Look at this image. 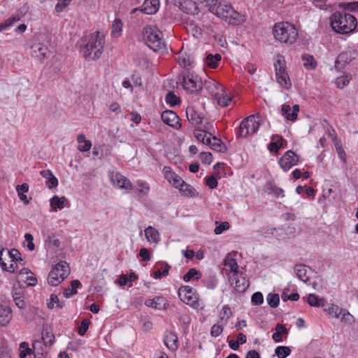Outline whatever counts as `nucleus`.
I'll use <instances>...</instances> for the list:
<instances>
[{
    "label": "nucleus",
    "mask_w": 358,
    "mask_h": 358,
    "mask_svg": "<svg viewBox=\"0 0 358 358\" xmlns=\"http://www.w3.org/2000/svg\"><path fill=\"white\" fill-rule=\"evenodd\" d=\"M110 180L114 185L118 188L124 189L129 191L132 189V185L130 180L119 173H113Z\"/></svg>",
    "instance_id": "a211bd4d"
},
{
    "label": "nucleus",
    "mask_w": 358,
    "mask_h": 358,
    "mask_svg": "<svg viewBox=\"0 0 358 358\" xmlns=\"http://www.w3.org/2000/svg\"><path fill=\"white\" fill-rule=\"evenodd\" d=\"M90 320L89 319H84L81 321L80 326L78 328V332L80 336H83L87 331Z\"/></svg>",
    "instance_id": "603ef678"
},
{
    "label": "nucleus",
    "mask_w": 358,
    "mask_h": 358,
    "mask_svg": "<svg viewBox=\"0 0 358 358\" xmlns=\"http://www.w3.org/2000/svg\"><path fill=\"white\" fill-rule=\"evenodd\" d=\"M12 318V310L5 303H0V324L7 325Z\"/></svg>",
    "instance_id": "412c9836"
},
{
    "label": "nucleus",
    "mask_w": 358,
    "mask_h": 358,
    "mask_svg": "<svg viewBox=\"0 0 358 358\" xmlns=\"http://www.w3.org/2000/svg\"><path fill=\"white\" fill-rule=\"evenodd\" d=\"M122 30V22L120 19H115L111 27L112 35L118 37Z\"/></svg>",
    "instance_id": "e433bc0d"
},
{
    "label": "nucleus",
    "mask_w": 358,
    "mask_h": 358,
    "mask_svg": "<svg viewBox=\"0 0 358 358\" xmlns=\"http://www.w3.org/2000/svg\"><path fill=\"white\" fill-rule=\"evenodd\" d=\"M266 192L268 194H274L276 196H281L282 197L285 196V195L283 194V192H284L283 190L281 188L278 187L275 185H269L266 187Z\"/></svg>",
    "instance_id": "a18cd8bd"
},
{
    "label": "nucleus",
    "mask_w": 358,
    "mask_h": 358,
    "mask_svg": "<svg viewBox=\"0 0 358 358\" xmlns=\"http://www.w3.org/2000/svg\"><path fill=\"white\" fill-rule=\"evenodd\" d=\"M349 83H350V78L348 76L339 77V78H337L336 80V85L340 89H342L345 86L348 85L349 84Z\"/></svg>",
    "instance_id": "4d7b16f0"
},
{
    "label": "nucleus",
    "mask_w": 358,
    "mask_h": 358,
    "mask_svg": "<svg viewBox=\"0 0 358 358\" xmlns=\"http://www.w3.org/2000/svg\"><path fill=\"white\" fill-rule=\"evenodd\" d=\"M229 228V223L228 222H223L215 228L214 232L215 234H220Z\"/></svg>",
    "instance_id": "680f3d73"
},
{
    "label": "nucleus",
    "mask_w": 358,
    "mask_h": 358,
    "mask_svg": "<svg viewBox=\"0 0 358 358\" xmlns=\"http://www.w3.org/2000/svg\"><path fill=\"white\" fill-rule=\"evenodd\" d=\"M56 304L57 308H62L64 306V302H60L58 296L55 294L50 296V301L47 303L48 308L52 309Z\"/></svg>",
    "instance_id": "37998d69"
},
{
    "label": "nucleus",
    "mask_w": 358,
    "mask_h": 358,
    "mask_svg": "<svg viewBox=\"0 0 358 358\" xmlns=\"http://www.w3.org/2000/svg\"><path fill=\"white\" fill-rule=\"evenodd\" d=\"M211 136L213 141L210 145V148L216 152H225L227 148L225 145L222 143V141L220 138H217L216 136H213V134Z\"/></svg>",
    "instance_id": "c756f323"
},
{
    "label": "nucleus",
    "mask_w": 358,
    "mask_h": 358,
    "mask_svg": "<svg viewBox=\"0 0 358 358\" xmlns=\"http://www.w3.org/2000/svg\"><path fill=\"white\" fill-rule=\"evenodd\" d=\"M163 173L165 178L167 179L169 182H171L172 179L176 176V174L173 171H172L171 169L168 166L164 167Z\"/></svg>",
    "instance_id": "13d9d810"
},
{
    "label": "nucleus",
    "mask_w": 358,
    "mask_h": 358,
    "mask_svg": "<svg viewBox=\"0 0 358 358\" xmlns=\"http://www.w3.org/2000/svg\"><path fill=\"white\" fill-rule=\"evenodd\" d=\"M180 300L185 303L197 308L199 306V298L194 289L189 286H181L178 291Z\"/></svg>",
    "instance_id": "9d476101"
},
{
    "label": "nucleus",
    "mask_w": 358,
    "mask_h": 358,
    "mask_svg": "<svg viewBox=\"0 0 358 358\" xmlns=\"http://www.w3.org/2000/svg\"><path fill=\"white\" fill-rule=\"evenodd\" d=\"M252 303L254 305H261L264 301L263 294L260 292H257L252 295L251 297Z\"/></svg>",
    "instance_id": "864d4df0"
},
{
    "label": "nucleus",
    "mask_w": 358,
    "mask_h": 358,
    "mask_svg": "<svg viewBox=\"0 0 358 358\" xmlns=\"http://www.w3.org/2000/svg\"><path fill=\"white\" fill-rule=\"evenodd\" d=\"M357 55L356 50H348L341 52L335 62V68L338 70H342L345 66L349 64Z\"/></svg>",
    "instance_id": "f3484780"
},
{
    "label": "nucleus",
    "mask_w": 358,
    "mask_h": 358,
    "mask_svg": "<svg viewBox=\"0 0 358 358\" xmlns=\"http://www.w3.org/2000/svg\"><path fill=\"white\" fill-rule=\"evenodd\" d=\"M170 268H171V266L167 263H164L163 270L162 271L157 270L154 273V278H155L157 279H159L162 278V276L168 275Z\"/></svg>",
    "instance_id": "3c124183"
},
{
    "label": "nucleus",
    "mask_w": 358,
    "mask_h": 358,
    "mask_svg": "<svg viewBox=\"0 0 358 358\" xmlns=\"http://www.w3.org/2000/svg\"><path fill=\"white\" fill-rule=\"evenodd\" d=\"M179 189L187 196H196L198 194L196 189L191 185L186 184L185 182Z\"/></svg>",
    "instance_id": "4c0bfd02"
},
{
    "label": "nucleus",
    "mask_w": 358,
    "mask_h": 358,
    "mask_svg": "<svg viewBox=\"0 0 358 358\" xmlns=\"http://www.w3.org/2000/svg\"><path fill=\"white\" fill-rule=\"evenodd\" d=\"M185 181L178 175L172 179L171 184L176 188L180 189L184 184Z\"/></svg>",
    "instance_id": "774afa93"
},
{
    "label": "nucleus",
    "mask_w": 358,
    "mask_h": 358,
    "mask_svg": "<svg viewBox=\"0 0 358 358\" xmlns=\"http://www.w3.org/2000/svg\"><path fill=\"white\" fill-rule=\"evenodd\" d=\"M223 331V328L220 324H214L210 329V335L213 337L219 336Z\"/></svg>",
    "instance_id": "052dcab7"
},
{
    "label": "nucleus",
    "mask_w": 358,
    "mask_h": 358,
    "mask_svg": "<svg viewBox=\"0 0 358 358\" xmlns=\"http://www.w3.org/2000/svg\"><path fill=\"white\" fill-rule=\"evenodd\" d=\"M42 339L45 345H52L55 341L54 334L50 332L48 329H44L41 333Z\"/></svg>",
    "instance_id": "c9c22d12"
},
{
    "label": "nucleus",
    "mask_w": 358,
    "mask_h": 358,
    "mask_svg": "<svg viewBox=\"0 0 358 358\" xmlns=\"http://www.w3.org/2000/svg\"><path fill=\"white\" fill-rule=\"evenodd\" d=\"M294 272L299 279L307 285H310L309 274L312 273V271L309 267L305 264H297L294 267Z\"/></svg>",
    "instance_id": "aec40b11"
},
{
    "label": "nucleus",
    "mask_w": 358,
    "mask_h": 358,
    "mask_svg": "<svg viewBox=\"0 0 358 358\" xmlns=\"http://www.w3.org/2000/svg\"><path fill=\"white\" fill-rule=\"evenodd\" d=\"M341 322L351 323L354 320L353 316L345 309H343L341 317Z\"/></svg>",
    "instance_id": "6e6d98bb"
},
{
    "label": "nucleus",
    "mask_w": 358,
    "mask_h": 358,
    "mask_svg": "<svg viewBox=\"0 0 358 358\" xmlns=\"http://www.w3.org/2000/svg\"><path fill=\"white\" fill-rule=\"evenodd\" d=\"M272 140L273 141H275L276 140L277 141L272 142V143H269L268 145V148L270 152L277 153L279 151L280 148L282 146V145H279L278 144V141H282L283 138H282V136H276L275 137L273 136L272 137Z\"/></svg>",
    "instance_id": "ea45409f"
},
{
    "label": "nucleus",
    "mask_w": 358,
    "mask_h": 358,
    "mask_svg": "<svg viewBox=\"0 0 358 358\" xmlns=\"http://www.w3.org/2000/svg\"><path fill=\"white\" fill-rule=\"evenodd\" d=\"M70 273L69 264L66 262H60L56 264L49 273L48 282L52 286H57L67 278Z\"/></svg>",
    "instance_id": "423d86ee"
},
{
    "label": "nucleus",
    "mask_w": 358,
    "mask_h": 358,
    "mask_svg": "<svg viewBox=\"0 0 358 358\" xmlns=\"http://www.w3.org/2000/svg\"><path fill=\"white\" fill-rule=\"evenodd\" d=\"M186 116L187 120L197 128L203 126L206 120L202 113H199L192 106L187 108Z\"/></svg>",
    "instance_id": "dca6fc26"
},
{
    "label": "nucleus",
    "mask_w": 358,
    "mask_h": 358,
    "mask_svg": "<svg viewBox=\"0 0 358 358\" xmlns=\"http://www.w3.org/2000/svg\"><path fill=\"white\" fill-rule=\"evenodd\" d=\"M275 353L278 358H286L291 353V350L287 346H278L275 348Z\"/></svg>",
    "instance_id": "a19ab883"
},
{
    "label": "nucleus",
    "mask_w": 358,
    "mask_h": 358,
    "mask_svg": "<svg viewBox=\"0 0 358 358\" xmlns=\"http://www.w3.org/2000/svg\"><path fill=\"white\" fill-rule=\"evenodd\" d=\"M40 174L47 180L46 185L49 189H53L57 187L58 180L52 174L50 170H43L40 172Z\"/></svg>",
    "instance_id": "393cba45"
},
{
    "label": "nucleus",
    "mask_w": 358,
    "mask_h": 358,
    "mask_svg": "<svg viewBox=\"0 0 358 358\" xmlns=\"http://www.w3.org/2000/svg\"><path fill=\"white\" fill-rule=\"evenodd\" d=\"M162 119L167 125L174 129H178L181 127L179 122V117L173 110H165L162 113Z\"/></svg>",
    "instance_id": "6ab92c4d"
},
{
    "label": "nucleus",
    "mask_w": 358,
    "mask_h": 358,
    "mask_svg": "<svg viewBox=\"0 0 358 358\" xmlns=\"http://www.w3.org/2000/svg\"><path fill=\"white\" fill-rule=\"evenodd\" d=\"M324 299H318L315 294H310L308 296V303L310 306L320 307L324 306Z\"/></svg>",
    "instance_id": "f704fd0d"
},
{
    "label": "nucleus",
    "mask_w": 358,
    "mask_h": 358,
    "mask_svg": "<svg viewBox=\"0 0 358 358\" xmlns=\"http://www.w3.org/2000/svg\"><path fill=\"white\" fill-rule=\"evenodd\" d=\"M26 241L27 242V248L30 251H33L35 249V245L33 242L34 237L30 234H26L24 235Z\"/></svg>",
    "instance_id": "e2e57ef3"
},
{
    "label": "nucleus",
    "mask_w": 358,
    "mask_h": 358,
    "mask_svg": "<svg viewBox=\"0 0 358 358\" xmlns=\"http://www.w3.org/2000/svg\"><path fill=\"white\" fill-rule=\"evenodd\" d=\"M212 132H215V127L213 122L206 120L203 126L198 127L194 131V137L201 143H205V137L207 134L212 136Z\"/></svg>",
    "instance_id": "ddd939ff"
},
{
    "label": "nucleus",
    "mask_w": 358,
    "mask_h": 358,
    "mask_svg": "<svg viewBox=\"0 0 358 358\" xmlns=\"http://www.w3.org/2000/svg\"><path fill=\"white\" fill-rule=\"evenodd\" d=\"M275 332L272 335V338L275 342H281L282 341V336L283 334L287 335L288 330L282 324H277L275 327Z\"/></svg>",
    "instance_id": "c85d7f7f"
},
{
    "label": "nucleus",
    "mask_w": 358,
    "mask_h": 358,
    "mask_svg": "<svg viewBox=\"0 0 358 358\" xmlns=\"http://www.w3.org/2000/svg\"><path fill=\"white\" fill-rule=\"evenodd\" d=\"M166 101L171 106L180 103V99L173 92H169L166 96Z\"/></svg>",
    "instance_id": "09e8293b"
},
{
    "label": "nucleus",
    "mask_w": 358,
    "mask_h": 358,
    "mask_svg": "<svg viewBox=\"0 0 358 358\" xmlns=\"http://www.w3.org/2000/svg\"><path fill=\"white\" fill-rule=\"evenodd\" d=\"M224 265L227 267H229L233 273H239L238 265L236 259L227 257L224 259Z\"/></svg>",
    "instance_id": "49530a36"
},
{
    "label": "nucleus",
    "mask_w": 358,
    "mask_h": 358,
    "mask_svg": "<svg viewBox=\"0 0 358 358\" xmlns=\"http://www.w3.org/2000/svg\"><path fill=\"white\" fill-rule=\"evenodd\" d=\"M343 310V308H341L336 305L332 304L326 310L331 316L339 319L341 316Z\"/></svg>",
    "instance_id": "58836bf2"
},
{
    "label": "nucleus",
    "mask_w": 358,
    "mask_h": 358,
    "mask_svg": "<svg viewBox=\"0 0 358 358\" xmlns=\"http://www.w3.org/2000/svg\"><path fill=\"white\" fill-rule=\"evenodd\" d=\"M179 65L186 69H191L193 66L194 61L189 56H179L178 58Z\"/></svg>",
    "instance_id": "72a5a7b5"
},
{
    "label": "nucleus",
    "mask_w": 358,
    "mask_h": 358,
    "mask_svg": "<svg viewBox=\"0 0 358 358\" xmlns=\"http://www.w3.org/2000/svg\"><path fill=\"white\" fill-rule=\"evenodd\" d=\"M105 44V38L100 32L92 34L85 46L83 55L86 60H95L100 58Z\"/></svg>",
    "instance_id": "7ed1b4c3"
},
{
    "label": "nucleus",
    "mask_w": 358,
    "mask_h": 358,
    "mask_svg": "<svg viewBox=\"0 0 358 358\" xmlns=\"http://www.w3.org/2000/svg\"><path fill=\"white\" fill-rule=\"evenodd\" d=\"M145 235L146 239L150 243H158L159 242L160 238L158 231L151 226L145 229Z\"/></svg>",
    "instance_id": "a878e982"
},
{
    "label": "nucleus",
    "mask_w": 358,
    "mask_h": 358,
    "mask_svg": "<svg viewBox=\"0 0 358 358\" xmlns=\"http://www.w3.org/2000/svg\"><path fill=\"white\" fill-rule=\"evenodd\" d=\"M221 60V55L220 54L212 55L209 54L206 57V64L212 68L215 69L218 66V62Z\"/></svg>",
    "instance_id": "2f4dec72"
},
{
    "label": "nucleus",
    "mask_w": 358,
    "mask_h": 358,
    "mask_svg": "<svg viewBox=\"0 0 358 358\" xmlns=\"http://www.w3.org/2000/svg\"><path fill=\"white\" fill-rule=\"evenodd\" d=\"M201 161L203 164H210L213 161V155L209 152H202L199 155Z\"/></svg>",
    "instance_id": "5fc2aeb1"
},
{
    "label": "nucleus",
    "mask_w": 358,
    "mask_h": 358,
    "mask_svg": "<svg viewBox=\"0 0 358 358\" xmlns=\"http://www.w3.org/2000/svg\"><path fill=\"white\" fill-rule=\"evenodd\" d=\"M12 295L15 305L20 309L24 308L26 301L24 299L22 290L20 289H14Z\"/></svg>",
    "instance_id": "cd10ccee"
},
{
    "label": "nucleus",
    "mask_w": 358,
    "mask_h": 358,
    "mask_svg": "<svg viewBox=\"0 0 358 358\" xmlns=\"http://www.w3.org/2000/svg\"><path fill=\"white\" fill-rule=\"evenodd\" d=\"M268 304L271 308H277L279 305L280 298L278 294L269 293L266 297Z\"/></svg>",
    "instance_id": "79ce46f5"
},
{
    "label": "nucleus",
    "mask_w": 358,
    "mask_h": 358,
    "mask_svg": "<svg viewBox=\"0 0 358 358\" xmlns=\"http://www.w3.org/2000/svg\"><path fill=\"white\" fill-rule=\"evenodd\" d=\"M16 190L17 192L20 199L24 202V204L27 205L29 203V200L27 199V196L24 194L25 192H27L29 190V185L27 183H23L21 185H17L16 187Z\"/></svg>",
    "instance_id": "7c9ffc66"
},
{
    "label": "nucleus",
    "mask_w": 358,
    "mask_h": 358,
    "mask_svg": "<svg viewBox=\"0 0 358 358\" xmlns=\"http://www.w3.org/2000/svg\"><path fill=\"white\" fill-rule=\"evenodd\" d=\"M229 278L231 285L238 293L245 292L249 287V281L243 276V273H232Z\"/></svg>",
    "instance_id": "9b49d317"
},
{
    "label": "nucleus",
    "mask_w": 358,
    "mask_h": 358,
    "mask_svg": "<svg viewBox=\"0 0 358 358\" xmlns=\"http://www.w3.org/2000/svg\"><path fill=\"white\" fill-rule=\"evenodd\" d=\"M68 200L66 197L62 196L59 198L57 196H54L50 199V206L53 211H57V209H62L65 207Z\"/></svg>",
    "instance_id": "bb28decb"
},
{
    "label": "nucleus",
    "mask_w": 358,
    "mask_h": 358,
    "mask_svg": "<svg viewBox=\"0 0 358 358\" xmlns=\"http://www.w3.org/2000/svg\"><path fill=\"white\" fill-rule=\"evenodd\" d=\"M260 116V113H257L245 118L239 126V136L246 138L249 135L257 132L260 126V122L257 121L255 117L259 118Z\"/></svg>",
    "instance_id": "6e6552de"
},
{
    "label": "nucleus",
    "mask_w": 358,
    "mask_h": 358,
    "mask_svg": "<svg viewBox=\"0 0 358 358\" xmlns=\"http://www.w3.org/2000/svg\"><path fill=\"white\" fill-rule=\"evenodd\" d=\"M159 7V0H145L141 10L145 14L152 15L157 12Z\"/></svg>",
    "instance_id": "4be33fe9"
},
{
    "label": "nucleus",
    "mask_w": 358,
    "mask_h": 358,
    "mask_svg": "<svg viewBox=\"0 0 358 358\" xmlns=\"http://www.w3.org/2000/svg\"><path fill=\"white\" fill-rule=\"evenodd\" d=\"M206 185L210 189H215L217 187V178L214 176H211L208 178L206 181Z\"/></svg>",
    "instance_id": "338daca9"
},
{
    "label": "nucleus",
    "mask_w": 358,
    "mask_h": 358,
    "mask_svg": "<svg viewBox=\"0 0 358 358\" xmlns=\"http://www.w3.org/2000/svg\"><path fill=\"white\" fill-rule=\"evenodd\" d=\"M302 59L306 61V62L304 63L305 67H309L313 69L317 66V63L312 55H304L302 56Z\"/></svg>",
    "instance_id": "de8ad7c7"
},
{
    "label": "nucleus",
    "mask_w": 358,
    "mask_h": 358,
    "mask_svg": "<svg viewBox=\"0 0 358 358\" xmlns=\"http://www.w3.org/2000/svg\"><path fill=\"white\" fill-rule=\"evenodd\" d=\"M178 337L173 331H168L165 334L164 343L166 346L172 351L178 349Z\"/></svg>",
    "instance_id": "5701e85b"
},
{
    "label": "nucleus",
    "mask_w": 358,
    "mask_h": 358,
    "mask_svg": "<svg viewBox=\"0 0 358 358\" xmlns=\"http://www.w3.org/2000/svg\"><path fill=\"white\" fill-rule=\"evenodd\" d=\"M194 278L198 280L201 278V274L196 271V268H192L183 276V280L185 282H189L191 279Z\"/></svg>",
    "instance_id": "c03bdc74"
},
{
    "label": "nucleus",
    "mask_w": 358,
    "mask_h": 358,
    "mask_svg": "<svg viewBox=\"0 0 358 358\" xmlns=\"http://www.w3.org/2000/svg\"><path fill=\"white\" fill-rule=\"evenodd\" d=\"M9 256L12 259L13 262L18 261V260H22L21 259V255L19 252V251L16 249H12L10 251H9Z\"/></svg>",
    "instance_id": "69168bd1"
},
{
    "label": "nucleus",
    "mask_w": 358,
    "mask_h": 358,
    "mask_svg": "<svg viewBox=\"0 0 358 358\" xmlns=\"http://www.w3.org/2000/svg\"><path fill=\"white\" fill-rule=\"evenodd\" d=\"M209 10L218 17L234 25L243 24L245 21L244 15H241L230 5L224 2H220L217 5L211 6Z\"/></svg>",
    "instance_id": "f03ea898"
},
{
    "label": "nucleus",
    "mask_w": 358,
    "mask_h": 358,
    "mask_svg": "<svg viewBox=\"0 0 358 358\" xmlns=\"http://www.w3.org/2000/svg\"><path fill=\"white\" fill-rule=\"evenodd\" d=\"M143 39L147 45L156 52H164L166 45L162 39V33L155 26H146L143 30Z\"/></svg>",
    "instance_id": "20e7f679"
},
{
    "label": "nucleus",
    "mask_w": 358,
    "mask_h": 358,
    "mask_svg": "<svg viewBox=\"0 0 358 358\" xmlns=\"http://www.w3.org/2000/svg\"><path fill=\"white\" fill-rule=\"evenodd\" d=\"M178 8L187 14H194L197 10L196 3L192 0H181L179 2Z\"/></svg>",
    "instance_id": "b1692460"
},
{
    "label": "nucleus",
    "mask_w": 358,
    "mask_h": 358,
    "mask_svg": "<svg viewBox=\"0 0 358 358\" xmlns=\"http://www.w3.org/2000/svg\"><path fill=\"white\" fill-rule=\"evenodd\" d=\"M276 80L281 87L289 89L291 87L290 79L288 76L285 61L282 56L278 55L274 64Z\"/></svg>",
    "instance_id": "0eeeda50"
},
{
    "label": "nucleus",
    "mask_w": 358,
    "mask_h": 358,
    "mask_svg": "<svg viewBox=\"0 0 358 358\" xmlns=\"http://www.w3.org/2000/svg\"><path fill=\"white\" fill-rule=\"evenodd\" d=\"M20 20V16L16 13L7 20H6L3 22L0 23V31L5 30L6 28L11 27L14 23L18 22Z\"/></svg>",
    "instance_id": "473e14b6"
},
{
    "label": "nucleus",
    "mask_w": 358,
    "mask_h": 358,
    "mask_svg": "<svg viewBox=\"0 0 358 358\" xmlns=\"http://www.w3.org/2000/svg\"><path fill=\"white\" fill-rule=\"evenodd\" d=\"M31 54L34 58L39 61H43L50 57V51L44 44L36 43L31 46Z\"/></svg>",
    "instance_id": "2eb2a0df"
},
{
    "label": "nucleus",
    "mask_w": 358,
    "mask_h": 358,
    "mask_svg": "<svg viewBox=\"0 0 358 358\" xmlns=\"http://www.w3.org/2000/svg\"><path fill=\"white\" fill-rule=\"evenodd\" d=\"M299 111V106L294 105L292 107V112L291 115L288 116V120L289 121H295L297 119L298 112Z\"/></svg>",
    "instance_id": "0e129e2a"
},
{
    "label": "nucleus",
    "mask_w": 358,
    "mask_h": 358,
    "mask_svg": "<svg viewBox=\"0 0 358 358\" xmlns=\"http://www.w3.org/2000/svg\"><path fill=\"white\" fill-rule=\"evenodd\" d=\"M232 315V312L231 308L227 306H224L221 311L220 312V319L221 321L225 320L227 321Z\"/></svg>",
    "instance_id": "8fccbe9b"
},
{
    "label": "nucleus",
    "mask_w": 358,
    "mask_h": 358,
    "mask_svg": "<svg viewBox=\"0 0 358 358\" xmlns=\"http://www.w3.org/2000/svg\"><path fill=\"white\" fill-rule=\"evenodd\" d=\"M208 88L211 95L217 100V103L220 106L227 107L229 102H231V98L227 95L224 88L218 83L213 81L209 84Z\"/></svg>",
    "instance_id": "1a4fd4ad"
},
{
    "label": "nucleus",
    "mask_w": 358,
    "mask_h": 358,
    "mask_svg": "<svg viewBox=\"0 0 358 358\" xmlns=\"http://www.w3.org/2000/svg\"><path fill=\"white\" fill-rule=\"evenodd\" d=\"M298 162V156L293 151L288 150L280 158L279 164L285 171H287Z\"/></svg>",
    "instance_id": "4468645a"
},
{
    "label": "nucleus",
    "mask_w": 358,
    "mask_h": 358,
    "mask_svg": "<svg viewBox=\"0 0 358 358\" xmlns=\"http://www.w3.org/2000/svg\"><path fill=\"white\" fill-rule=\"evenodd\" d=\"M357 20L351 14L335 13L331 16V26L338 34H348L357 27Z\"/></svg>",
    "instance_id": "f257e3e1"
},
{
    "label": "nucleus",
    "mask_w": 358,
    "mask_h": 358,
    "mask_svg": "<svg viewBox=\"0 0 358 358\" xmlns=\"http://www.w3.org/2000/svg\"><path fill=\"white\" fill-rule=\"evenodd\" d=\"M183 88L191 93L196 92L201 90V82L192 74H187L182 78Z\"/></svg>",
    "instance_id": "f8f14e48"
},
{
    "label": "nucleus",
    "mask_w": 358,
    "mask_h": 358,
    "mask_svg": "<svg viewBox=\"0 0 358 358\" xmlns=\"http://www.w3.org/2000/svg\"><path fill=\"white\" fill-rule=\"evenodd\" d=\"M273 34L278 41L289 44L294 43L298 36L294 25L287 22L275 24L273 28Z\"/></svg>",
    "instance_id": "39448f33"
},
{
    "label": "nucleus",
    "mask_w": 358,
    "mask_h": 358,
    "mask_svg": "<svg viewBox=\"0 0 358 358\" xmlns=\"http://www.w3.org/2000/svg\"><path fill=\"white\" fill-rule=\"evenodd\" d=\"M71 1V0H58L55 6V10L57 13L62 12Z\"/></svg>",
    "instance_id": "bf43d9fd"
}]
</instances>
